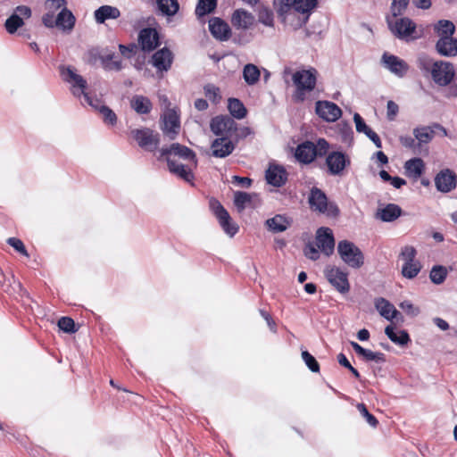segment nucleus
<instances>
[{"instance_id":"obj_1","label":"nucleus","mask_w":457,"mask_h":457,"mask_svg":"<svg viewBox=\"0 0 457 457\" xmlns=\"http://www.w3.org/2000/svg\"><path fill=\"white\" fill-rule=\"evenodd\" d=\"M161 157H165L170 172L178 175L186 181H191L194 178L191 168L179 163L175 157H180L184 160L190 161L193 166H196V157L195 153L185 145L178 143L172 144L170 147L162 148L160 151Z\"/></svg>"},{"instance_id":"obj_2","label":"nucleus","mask_w":457,"mask_h":457,"mask_svg":"<svg viewBox=\"0 0 457 457\" xmlns=\"http://www.w3.org/2000/svg\"><path fill=\"white\" fill-rule=\"evenodd\" d=\"M419 65L421 70L430 71L433 80L439 86H447L455 75L453 65L449 62H432L427 57H420Z\"/></svg>"},{"instance_id":"obj_3","label":"nucleus","mask_w":457,"mask_h":457,"mask_svg":"<svg viewBox=\"0 0 457 457\" xmlns=\"http://www.w3.org/2000/svg\"><path fill=\"white\" fill-rule=\"evenodd\" d=\"M328 148L329 145L324 138H319L316 143L304 141L296 147L295 157L299 162L309 164L317 157L326 155Z\"/></svg>"},{"instance_id":"obj_4","label":"nucleus","mask_w":457,"mask_h":457,"mask_svg":"<svg viewBox=\"0 0 457 457\" xmlns=\"http://www.w3.org/2000/svg\"><path fill=\"white\" fill-rule=\"evenodd\" d=\"M292 80L295 86L293 96L296 101L303 102L306 95L315 88L317 71L315 69L297 71L293 74Z\"/></svg>"},{"instance_id":"obj_5","label":"nucleus","mask_w":457,"mask_h":457,"mask_svg":"<svg viewBox=\"0 0 457 457\" xmlns=\"http://www.w3.org/2000/svg\"><path fill=\"white\" fill-rule=\"evenodd\" d=\"M387 24L391 32L398 38L410 41L420 37L421 33L417 29L416 24L409 18H387Z\"/></svg>"},{"instance_id":"obj_6","label":"nucleus","mask_w":457,"mask_h":457,"mask_svg":"<svg viewBox=\"0 0 457 457\" xmlns=\"http://www.w3.org/2000/svg\"><path fill=\"white\" fill-rule=\"evenodd\" d=\"M337 253L342 261L351 268L359 269L364 263L361 249L348 240H342L338 243Z\"/></svg>"},{"instance_id":"obj_7","label":"nucleus","mask_w":457,"mask_h":457,"mask_svg":"<svg viewBox=\"0 0 457 457\" xmlns=\"http://www.w3.org/2000/svg\"><path fill=\"white\" fill-rule=\"evenodd\" d=\"M308 202L312 211L328 216L336 217L339 213V209L333 203H328L327 195L320 188H312Z\"/></svg>"},{"instance_id":"obj_8","label":"nucleus","mask_w":457,"mask_h":457,"mask_svg":"<svg viewBox=\"0 0 457 457\" xmlns=\"http://www.w3.org/2000/svg\"><path fill=\"white\" fill-rule=\"evenodd\" d=\"M417 251L411 245L402 248L399 260L402 262V275L406 278H415L421 270L420 262L416 259Z\"/></svg>"},{"instance_id":"obj_9","label":"nucleus","mask_w":457,"mask_h":457,"mask_svg":"<svg viewBox=\"0 0 457 457\" xmlns=\"http://www.w3.org/2000/svg\"><path fill=\"white\" fill-rule=\"evenodd\" d=\"M61 74L66 82L71 84V86L73 87V94L75 96H80L81 95H83L86 102L88 104L94 106L95 108H97V105L93 104L91 98L85 92V89L87 88V81L86 79H84L82 76L78 74L76 71L71 67L62 68Z\"/></svg>"},{"instance_id":"obj_10","label":"nucleus","mask_w":457,"mask_h":457,"mask_svg":"<svg viewBox=\"0 0 457 457\" xmlns=\"http://www.w3.org/2000/svg\"><path fill=\"white\" fill-rule=\"evenodd\" d=\"M42 21L47 28L58 27L62 30L71 31L75 24V17L65 6L56 16H53V14H45L42 18Z\"/></svg>"},{"instance_id":"obj_11","label":"nucleus","mask_w":457,"mask_h":457,"mask_svg":"<svg viewBox=\"0 0 457 457\" xmlns=\"http://www.w3.org/2000/svg\"><path fill=\"white\" fill-rule=\"evenodd\" d=\"M210 207L224 232L230 237H234L238 231V226L232 221L227 210L216 199L210 200Z\"/></svg>"},{"instance_id":"obj_12","label":"nucleus","mask_w":457,"mask_h":457,"mask_svg":"<svg viewBox=\"0 0 457 457\" xmlns=\"http://www.w3.org/2000/svg\"><path fill=\"white\" fill-rule=\"evenodd\" d=\"M324 274L328 282L340 293H347L350 289L348 274L340 268L328 265L324 270Z\"/></svg>"},{"instance_id":"obj_13","label":"nucleus","mask_w":457,"mask_h":457,"mask_svg":"<svg viewBox=\"0 0 457 457\" xmlns=\"http://www.w3.org/2000/svg\"><path fill=\"white\" fill-rule=\"evenodd\" d=\"M211 130L220 137H230L237 131V123L229 116H217L210 124Z\"/></svg>"},{"instance_id":"obj_14","label":"nucleus","mask_w":457,"mask_h":457,"mask_svg":"<svg viewBox=\"0 0 457 457\" xmlns=\"http://www.w3.org/2000/svg\"><path fill=\"white\" fill-rule=\"evenodd\" d=\"M131 135L140 147L151 152L157 149L159 136L150 129H134Z\"/></svg>"},{"instance_id":"obj_15","label":"nucleus","mask_w":457,"mask_h":457,"mask_svg":"<svg viewBox=\"0 0 457 457\" xmlns=\"http://www.w3.org/2000/svg\"><path fill=\"white\" fill-rule=\"evenodd\" d=\"M381 62L386 69L399 78H403L409 71L408 63L396 55L384 53Z\"/></svg>"},{"instance_id":"obj_16","label":"nucleus","mask_w":457,"mask_h":457,"mask_svg":"<svg viewBox=\"0 0 457 457\" xmlns=\"http://www.w3.org/2000/svg\"><path fill=\"white\" fill-rule=\"evenodd\" d=\"M162 131L170 139H174L180 129L179 116L175 109H167L162 116Z\"/></svg>"},{"instance_id":"obj_17","label":"nucleus","mask_w":457,"mask_h":457,"mask_svg":"<svg viewBox=\"0 0 457 457\" xmlns=\"http://www.w3.org/2000/svg\"><path fill=\"white\" fill-rule=\"evenodd\" d=\"M31 16V10L26 5L17 6L14 12L6 20L5 29L8 33L13 34L17 29L23 26L22 18L29 19Z\"/></svg>"},{"instance_id":"obj_18","label":"nucleus","mask_w":457,"mask_h":457,"mask_svg":"<svg viewBox=\"0 0 457 457\" xmlns=\"http://www.w3.org/2000/svg\"><path fill=\"white\" fill-rule=\"evenodd\" d=\"M349 157L342 152H332L326 159V164L331 175H342L345 168L350 165Z\"/></svg>"},{"instance_id":"obj_19","label":"nucleus","mask_w":457,"mask_h":457,"mask_svg":"<svg viewBox=\"0 0 457 457\" xmlns=\"http://www.w3.org/2000/svg\"><path fill=\"white\" fill-rule=\"evenodd\" d=\"M316 245L326 255L329 256L335 249V238L329 228L321 227L316 233Z\"/></svg>"},{"instance_id":"obj_20","label":"nucleus","mask_w":457,"mask_h":457,"mask_svg":"<svg viewBox=\"0 0 457 457\" xmlns=\"http://www.w3.org/2000/svg\"><path fill=\"white\" fill-rule=\"evenodd\" d=\"M316 113L324 120L333 122L341 117L342 111L332 102L318 101L316 103Z\"/></svg>"},{"instance_id":"obj_21","label":"nucleus","mask_w":457,"mask_h":457,"mask_svg":"<svg viewBox=\"0 0 457 457\" xmlns=\"http://www.w3.org/2000/svg\"><path fill=\"white\" fill-rule=\"evenodd\" d=\"M138 42L143 51H153L159 45V35L154 29H143L139 32Z\"/></svg>"},{"instance_id":"obj_22","label":"nucleus","mask_w":457,"mask_h":457,"mask_svg":"<svg viewBox=\"0 0 457 457\" xmlns=\"http://www.w3.org/2000/svg\"><path fill=\"white\" fill-rule=\"evenodd\" d=\"M209 29L212 35L220 41H226L231 36L228 24L218 17L212 18L209 21Z\"/></svg>"},{"instance_id":"obj_23","label":"nucleus","mask_w":457,"mask_h":457,"mask_svg":"<svg viewBox=\"0 0 457 457\" xmlns=\"http://www.w3.org/2000/svg\"><path fill=\"white\" fill-rule=\"evenodd\" d=\"M435 184L437 190L450 192L456 186V176L450 170H442L435 178Z\"/></svg>"},{"instance_id":"obj_24","label":"nucleus","mask_w":457,"mask_h":457,"mask_svg":"<svg viewBox=\"0 0 457 457\" xmlns=\"http://www.w3.org/2000/svg\"><path fill=\"white\" fill-rule=\"evenodd\" d=\"M212 155L218 158H225L229 155L235 149V145L229 137L216 138L211 146Z\"/></svg>"},{"instance_id":"obj_25","label":"nucleus","mask_w":457,"mask_h":457,"mask_svg":"<svg viewBox=\"0 0 457 457\" xmlns=\"http://www.w3.org/2000/svg\"><path fill=\"white\" fill-rule=\"evenodd\" d=\"M317 0H297L296 10L297 14H302L303 17L297 16L295 29L302 27L309 19L310 12L316 7Z\"/></svg>"},{"instance_id":"obj_26","label":"nucleus","mask_w":457,"mask_h":457,"mask_svg":"<svg viewBox=\"0 0 457 457\" xmlns=\"http://www.w3.org/2000/svg\"><path fill=\"white\" fill-rule=\"evenodd\" d=\"M254 21V16L245 9H237L231 16V23L237 29H249Z\"/></svg>"},{"instance_id":"obj_27","label":"nucleus","mask_w":457,"mask_h":457,"mask_svg":"<svg viewBox=\"0 0 457 457\" xmlns=\"http://www.w3.org/2000/svg\"><path fill=\"white\" fill-rule=\"evenodd\" d=\"M265 178L270 185L279 187L286 183L287 173L282 166L270 165L266 170Z\"/></svg>"},{"instance_id":"obj_28","label":"nucleus","mask_w":457,"mask_h":457,"mask_svg":"<svg viewBox=\"0 0 457 457\" xmlns=\"http://www.w3.org/2000/svg\"><path fill=\"white\" fill-rule=\"evenodd\" d=\"M173 55L168 48L157 51L152 58L153 65L160 71H167L172 63Z\"/></svg>"},{"instance_id":"obj_29","label":"nucleus","mask_w":457,"mask_h":457,"mask_svg":"<svg viewBox=\"0 0 457 457\" xmlns=\"http://www.w3.org/2000/svg\"><path fill=\"white\" fill-rule=\"evenodd\" d=\"M437 52L444 56L457 55V39L454 37H442L436 42Z\"/></svg>"},{"instance_id":"obj_30","label":"nucleus","mask_w":457,"mask_h":457,"mask_svg":"<svg viewBox=\"0 0 457 457\" xmlns=\"http://www.w3.org/2000/svg\"><path fill=\"white\" fill-rule=\"evenodd\" d=\"M402 214L400 206L395 204H388L385 207L378 210L376 217L385 222H392L398 219Z\"/></svg>"},{"instance_id":"obj_31","label":"nucleus","mask_w":457,"mask_h":457,"mask_svg":"<svg viewBox=\"0 0 457 457\" xmlns=\"http://www.w3.org/2000/svg\"><path fill=\"white\" fill-rule=\"evenodd\" d=\"M277 13L284 22H288L292 27L295 28L296 22L297 12L295 7H290L283 4H279L278 1H274Z\"/></svg>"},{"instance_id":"obj_32","label":"nucleus","mask_w":457,"mask_h":457,"mask_svg":"<svg viewBox=\"0 0 457 457\" xmlns=\"http://www.w3.org/2000/svg\"><path fill=\"white\" fill-rule=\"evenodd\" d=\"M375 307L378 311L379 314L387 320L392 321L399 314V312L395 308V306L385 298L377 299L375 302Z\"/></svg>"},{"instance_id":"obj_33","label":"nucleus","mask_w":457,"mask_h":457,"mask_svg":"<svg viewBox=\"0 0 457 457\" xmlns=\"http://www.w3.org/2000/svg\"><path fill=\"white\" fill-rule=\"evenodd\" d=\"M94 15L97 23H104L109 19H118L120 16V12L117 7L103 5L95 11Z\"/></svg>"},{"instance_id":"obj_34","label":"nucleus","mask_w":457,"mask_h":457,"mask_svg":"<svg viewBox=\"0 0 457 457\" xmlns=\"http://www.w3.org/2000/svg\"><path fill=\"white\" fill-rule=\"evenodd\" d=\"M404 169L408 177L418 179L424 172L425 164L420 158H413L405 162Z\"/></svg>"},{"instance_id":"obj_35","label":"nucleus","mask_w":457,"mask_h":457,"mask_svg":"<svg viewBox=\"0 0 457 457\" xmlns=\"http://www.w3.org/2000/svg\"><path fill=\"white\" fill-rule=\"evenodd\" d=\"M385 334L395 344L399 345H406L410 342V337L405 330L395 332L393 325H388L385 328Z\"/></svg>"},{"instance_id":"obj_36","label":"nucleus","mask_w":457,"mask_h":457,"mask_svg":"<svg viewBox=\"0 0 457 457\" xmlns=\"http://www.w3.org/2000/svg\"><path fill=\"white\" fill-rule=\"evenodd\" d=\"M156 9L162 15L174 16L179 9L178 0H155Z\"/></svg>"},{"instance_id":"obj_37","label":"nucleus","mask_w":457,"mask_h":457,"mask_svg":"<svg viewBox=\"0 0 457 457\" xmlns=\"http://www.w3.org/2000/svg\"><path fill=\"white\" fill-rule=\"evenodd\" d=\"M434 128L444 129L441 126L437 124L434 125ZM413 135L420 144H428L433 139L435 136V130L433 127L416 128L413 130Z\"/></svg>"},{"instance_id":"obj_38","label":"nucleus","mask_w":457,"mask_h":457,"mask_svg":"<svg viewBox=\"0 0 457 457\" xmlns=\"http://www.w3.org/2000/svg\"><path fill=\"white\" fill-rule=\"evenodd\" d=\"M131 107L139 114L150 112L152 104L150 100L143 96H135L130 101Z\"/></svg>"},{"instance_id":"obj_39","label":"nucleus","mask_w":457,"mask_h":457,"mask_svg":"<svg viewBox=\"0 0 457 457\" xmlns=\"http://www.w3.org/2000/svg\"><path fill=\"white\" fill-rule=\"evenodd\" d=\"M439 38L442 37H453V35L455 31L454 24L448 20H440L434 27Z\"/></svg>"},{"instance_id":"obj_40","label":"nucleus","mask_w":457,"mask_h":457,"mask_svg":"<svg viewBox=\"0 0 457 457\" xmlns=\"http://www.w3.org/2000/svg\"><path fill=\"white\" fill-rule=\"evenodd\" d=\"M266 225L273 232L285 231L289 226V221L282 215H276L266 220Z\"/></svg>"},{"instance_id":"obj_41","label":"nucleus","mask_w":457,"mask_h":457,"mask_svg":"<svg viewBox=\"0 0 457 457\" xmlns=\"http://www.w3.org/2000/svg\"><path fill=\"white\" fill-rule=\"evenodd\" d=\"M256 196V195L237 191L234 194V204L239 212H242L251 204L253 198Z\"/></svg>"},{"instance_id":"obj_42","label":"nucleus","mask_w":457,"mask_h":457,"mask_svg":"<svg viewBox=\"0 0 457 457\" xmlns=\"http://www.w3.org/2000/svg\"><path fill=\"white\" fill-rule=\"evenodd\" d=\"M230 114L236 119H243L245 117L247 111L241 101L237 98H230L228 105Z\"/></svg>"},{"instance_id":"obj_43","label":"nucleus","mask_w":457,"mask_h":457,"mask_svg":"<svg viewBox=\"0 0 457 457\" xmlns=\"http://www.w3.org/2000/svg\"><path fill=\"white\" fill-rule=\"evenodd\" d=\"M260 71L254 64H246L243 70V77L248 85H254L260 79Z\"/></svg>"},{"instance_id":"obj_44","label":"nucleus","mask_w":457,"mask_h":457,"mask_svg":"<svg viewBox=\"0 0 457 457\" xmlns=\"http://www.w3.org/2000/svg\"><path fill=\"white\" fill-rule=\"evenodd\" d=\"M102 64L105 70L120 71L121 69V62L116 59L113 53H105L100 56Z\"/></svg>"},{"instance_id":"obj_45","label":"nucleus","mask_w":457,"mask_h":457,"mask_svg":"<svg viewBox=\"0 0 457 457\" xmlns=\"http://www.w3.org/2000/svg\"><path fill=\"white\" fill-rule=\"evenodd\" d=\"M217 6V0H198L195 7V14L198 17L205 16L212 12Z\"/></svg>"},{"instance_id":"obj_46","label":"nucleus","mask_w":457,"mask_h":457,"mask_svg":"<svg viewBox=\"0 0 457 457\" xmlns=\"http://www.w3.org/2000/svg\"><path fill=\"white\" fill-rule=\"evenodd\" d=\"M447 276V270L444 266H435L430 271L429 278L435 284H442Z\"/></svg>"},{"instance_id":"obj_47","label":"nucleus","mask_w":457,"mask_h":457,"mask_svg":"<svg viewBox=\"0 0 457 457\" xmlns=\"http://www.w3.org/2000/svg\"><path fill=\"white\" fill-rule=\"evenodd\" d=\"M258 21L265 26L273 27L274 19L272 12L268 7H260L258 10Z\"/></svg>"},{"instance_id":"obj_48","label":"nucleus","mask_w":457,"mask_h":457,"mask_svg":"<svg viewBox=\"0 0 457 457\" xmlns=\"http://www.w3.org/2000/svg\"><path fill=\"white\" fill-rule=\"evenodd\" d=\"M65 6L66 0H46L45 3V7L47 11L46 14H53V16H55V12Z\"/></svg>"},{"instance_id":"obj_49","label":"nucleus","mask_w":457,"mask_h":457,"mask_svg":"<svg viewBox=\"0 0 457 457\" xmlns=\"http://www.w3.org/2000/svg\"><path fill=\"white\" fill-rule=\"evenodd\" d=\"M204 94L205 96L213 103H218L221 98L220 88L214 85L205 86Z\"/></svg>"},{"instance_id":"obj_50","label":"nucleus","mask_w":457,"mask_h":457,"mask_svg":"<svg viewBox=\"0 0 457 457\" xmlns=\"http://www.w3.org/2000/svg\"><path fill=\"white\" fill-rule=\"evenodd\" d=\"M302 358L303 361L305 362L306 366L312 371V372H319L320 371V365L316 359L307 351L302 352Z\"/></svg>"},{"instance_id":"obj_51","label":"nucleus","mask_w":457,"mask_h":457,"mask_svg":"<svg viewBox=\"0 0 457 457\" xmlns=\"http://www.w3.org/2000/svg\"><path fill=\"white\" fill-rule=\"evenodd\" d=\"M410 0H393L391 12L393 17L401 15L406 9Z\"/></svg>"},{"instance_id":"obj_52","label":"nucleus","mask_w":457,"mask_h":457,"mask_svg":"<svg viewBox=\"0 0 457 457\" xmlns=\"http://www.w3.org/2000/svg\"><path fill=\"white\" fill-rule=\"evenodd\" d=\"M357 410L360 414L367 420V423L370 427H376L378 424L377 419L368 411L364 403H358Z\"/></svg>"},{"instance_id":"obj_53","label":"nucleus","mask_w":457,"mask_h":457,"mask_svg":"<svg viewBox=\"0 0 457 457\" xmlns=\"http://www.w3.org/2000/svg\"><path fill=\"white\" fill-rule=\"evenodd\" d=\"M58 327L66 333H73L76 331L74 320L69 317L61 318L58 321Z\"/></svg>"},{"instance_id":"obj_54","label":"nucleus","mask_w":457,"mask_h":457,"mask_svg":"<svg viewBox=\"0 0 457 457\" xmlns=\"http://www.w3.org/2000/svg\"><path fill=\"white\" fill-rule=\"evenodd\" d=\"M100 113L103 116V119L105 123H109L113 125L116 122L117 117L116 114L107 106H101L99 109Z\"/></svg>"},{"instance_id":"obj_55","label":"nucleus","mask_w":457,"mask_h":457,"mask_svg":"<svg viewBox=\"0 0 457 457\" xmlns=\"http://www.w3.org/2000/svg\"><path fill=\"white\" fill-rule=\"evenodd\" d=\"M362 357L366 361H373L376 362H383L385 361V355L379 352H372L371 350L365 349V353H363Z\"/></svg>"},{"instance_id":"obj_56","label":"nucleus","mask_w":457,"mask_h":457,"mask_svg":"<svg viewBox=\"0 0 457 457\" xmlns=\"http://www.w3.org/2000/svg\"><path fill=\"white\" fill-rule=\"evenodd\" d=\"M8 244L12 246L16 251L21 253V254L28 256L27 250L25 248L24 244L21 240L16 237H10L7 240Z\"/></svg>"},{"instance_id":"obj_57","label":"nucleus","mask_w":457,"mask_h":457,"mask_svg":"<svg viewBox=\"0 0 457 457\" xmlns=\"http://www.w3.org/2000/svg\"><path fill=\"white\" fill-rule=\"evenodd\" d=\"M353 121L355 123L357 132L365 134L368 130H370V128L366 125L359 113H354Z\"/></svg>"},{"instance_id":"obj_58","label":"nucleus","mask_w":457,"mask_h":457,"mask_svg":"<svg viewBox=\"0 0 457 457\" xmlns=\"http://www.w3.org/2000/svg\"><path fill=\"white\" fill-rule=\"evenodd\" d=\"M304 255L312 261H316L320 257L319 251L316 249V247L312 244H308L305 246Z\"/></svg>"},{"instance_id":"obj_59","label":"nucleus","mask_w":457,"mask_h":457,"mask_svg":"<svg viewBox=\"0 0 457 457\" xmlns=\"http://www.w3.org/2000/svg\"><path fill=\"white\" fill-rule=\"evenodd\" d=\"M400 307L408 314L411 316H416L419 314L420 311L417 307H415L411 302L404 301L400 303Z\"/></svg>"},{"instance_id":"obj_60","label":"nucleus","mask_w":457,"mask_h":457,"mask_svg":"<svg viewBox=\"0 0 457 457\" xmlns=\"http://www.w3.org/2000/svg\"><path fill=\"white\" fill-rule=\"evenodd\" d=\"M398 105L394 101H388L386 105L387 119L393 120L398 112Z\"/></svg>"},{"instance_id":"obj_61","label":"nucleus","mask_w":457,"mask_h":457,"mask_svg":"<svg viewBox=\"0 0 457 457\" xmlns=\"http://www.w3.org/2000/svg\"><path fill=\"white\" fill-rule=\"evenodd\" d=\"M120 54L126 57L130 58L132 54L137 50V46L135 45H132L130 46H125L123 45L119 46Z\"/></svg>"},{"instance_id":"obj_62","label":"nucleus","mask_w":457,"mask_h":457,"mask_svg":"<svg viewBox=\"0 0 457 457\" xmlns=\"http://www.w3.org/2000/svg\"><path fill=\"white\" fill-rule=\"evenodd\" d=\"M365 135L375 144L378 148L382 147V143L379 137L371 129L370 130H368Z\"/></svg>"},{"instance_id":"obj_63","label":"nucleus","mask_w":457,"mask_h":457,"mask_svg":"<svg viewBox=\"0 0 457 457\" xmlns=\"http://www.w3.org/2000/svg\"><path fill=\"white\" fill-rule=\"evenodd\" d=\"M415 140L416 138L411 137H402L400 138L401 144L407 148H415L417 145Z\"/></svg>"},{"instance_id":"obj_64","label":"nucleus","mask_w":457,"mask_h":457,"mask_svg":"<svg viewBox=\"0 0 457 457\" xmlns=\"http://www.w3.org/2000/svg\"><path fill=\"white\" fill-rule=\"evenodd\" d=\"M233 181L244 187H249L252 185V179L246 177L234 176Z\"/></svg>"}]
</instances>
